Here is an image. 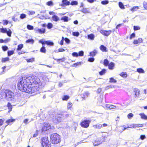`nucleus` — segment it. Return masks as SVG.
Masks as SVG:
<instances>
[{
    "mask_svg": "<svg viewBox=\"0 0 147 147\" xmlns=\"http://www.w3.org/2000/svg\"><path fill=\"white\" fill-rule=\"evenodd\" d=\"M18 87L21 91L32 93L41 88V83L40 79L36 76L22 78L18 81Z\"/></svg>",
    "mask_w": 147,
    "mask_h": 147,
    "instance_id": "1",
    "label": "nucleus"
},
{
    "mask_svg": "<svg viewBox=\"0 0 147 147\" xmlns=\"http://www.w3.org/2000/svg\"><path fill=\"white\" fill-rule=\"evenodd\" d=\"M14 94L10 91H8L5 93H2L0 95V98L1 99L6 98L8 100H11L14 98Z\"/></svg>",
    "mask_w": 147,
    "mask_h": 147,
    "instance_id": "2",
    "label": "nucleus"
},
{
    "mask_svg": "<svg viewBox=\"0 0 147 147\" xmlns=\"http://www.w3.org/2000/svg\"><path fill=\"white\" fill-rule=\"evenodd\" d=\"M51 140L53 144H57L61 141L60 136L56 133H53L51 135Z\"/></svg>",
    "mask_w": 147,
    "mask_h": 147,
    "instance_id": "3",
    "label": "nucleus"
},
{
    "mask_svg": "<svg viewBox=\"0 0 147 147\" xmlns=\"http://www.w3.org/2000/svg\"><path fill=\"white\" fill-rule=\"evenodd\" d=\"M41 144L42 147H51V144L47 137H43L42 138Z\"/></svg>",
    "mask_w": 147,
    "mask_h": 147,
    "instance_id": "4",
    "label": "nucleus"
},
{
    "mask_svg": "<svg viewBox=\"0 0 147 147\" xmlns=\"http://www.w3.org/2000/svg\"><path fill=\"white\" fill-rule=\"evenodd\" d=\"M90 122L88 120H84L81 123V126L82 127L87 128L89 126Z\"/></svg>",
    "mask_w": 147,
    "mask_h": 147,
    "instance_id": "5",
    "label": "nucleus"
},
{
    "mask_svg": "<svg viewBox=\"0 0 147 147\" xmlns=\"http://www.w3.org/2000/svg\"><path fill=\"white\" fill-rule=\"evenodd\" d=\"M34 31L36 33H38L41 34H43L45 32V29L42 28L41 29H39L38 27L34 28Z\"/></svg>",
    "mask_w": 147,
    "mask_h": 147,
    "instance_id": "6",
    "label": "nucleus"
},
{
    "mask_svg": "<svg viewBox=\"0 0 147 147\" xmlns=\"http://www.w3.org/2000/svg\"><path fill=\"white\" fill-rule=\"evenodd\" d=\"M100 32L102 35L106 36H108L112 32V31L111 30L107 31L103 30H101Z\"/></svg>",
    "mask_w": 147,
    "mask_h": 147,
    "instance_id": "7",
    "label": "nucleus"
},
{
    "mask_svg": "<svg viewBox=\"0 0 147 147\" xmlns=\"http://www.w3.org/2000/svg\"><path fill=\"white\" fill-rule=\"evenodd\" d=\"M51 128V126L49 124H45L42 127V131H45Z\"/></svg>",
    "mask_w": 147,
    "mask_h": 147,
    "instance_id": "8",
    "label": "nucleus"
},
{
    "mask_svg": "<svg viewBox=\"0 0 147 147\" xmlns=\"http://www.w3.org/2000/svg\"><path fill=\"white\" fill-rule=\"evenodd\" d=\"M93 144L94 146H97L102 143V141L100 139H97L93 142Z\"/></svg>",
    "mask_w": 147,
    "mask_h": 147,
    "instance_id": "9",
    "label": "nucleus"
},
{
    "mask_svg": "<svg viewBox=\"0 0 147 147\" xmlns=\"http://www.w3.org/2000/svg\"><path fill=\"white\" fill-rule=\"evenodd\" d=\"M142 39L141 38H140L138 40H135L133 42L134 44L137 45L141 43L142 42Z\"/></svg>",
    "mask_w": 147,
    "mask_h": 147,
    "instance_id": "10",
    "label": "nucleus"
},
{
    "mask_svg": "<svg viewBox=\"0 0 147 147\" xmlns=\"http://www.w3.org/2000/svg\"><path fill=\"white\" fill-rule=\"evenodd\" d=\"M89 94V93L87 92H85L83 94L81 95V97L82 98V100L85 99V98L88 96Z\"/></svg>",
    "mask_w": 147,
    "mask_h": 147,
    "instance_id": "11",
    "label": "nucleus"
},
{
    "mask_svg": "<svg viewBox=\"0 0 147 147\" xmlns=\"http://www.w3.org/2000/svg\"><path fill=\"white\" fill-rule=\"evenodd\" d=\"M62 4L61 5L62 6L65 5H68L70 4V2L67 0H63L62 1Z\"/></svg>",
    "mask_w": 147,
    "mask_h": 147,
    "instance_id": "12",
    "label": "nucleus"
},
{
    "mask_svg": "<svg viewBox=\"0 0 147 147\" xmlns=\"http://www.w3.org/2000/svg\"><path fill=\"white\" fill-rule=\"evenodd\" d=\"M134 91L135 94V97L136 98L137 97L139 96L140 94V90L137 88L134 89Z\"/></svg>",
    "mask_w": 147,
    "mask_h": 147,
    "instance_id": "13",
    "label": "nucleus"
},
{
    "mask_svg": "<svg viewBox=\"0 0 147 147\" xmlns=\"http://www.w3.org/2000/svg\"><path fill=\"white\" fill-rule=\"evenodd\" d=\"M52 20L55 22H57L59 20V17L57 16L54 15L52 17Z\"/></svg>",
    "mask_w": 147,
    "mask_h": 147,
    "instance_id": "14",
    "label": "nucleus"
},
{
    "mask_svg": "<svg viewBox=\"0 0 147 147\" xmlns=\"http://www.w3.org/2000/svg\"><path fill=\"white\" fill-rule=\"evenodd\" d=\"M115 64L112 62H111L110 64L108 65L109 68L110 69H113L114 67Z\"/></svg>",
    "mask_w": 147,
    "mask_h": 147,
    "instance_id": "15",
    "label": "nucleus"
},
{
    "mask_svg": "<svg viewBox=\"0 0 147 147\" xmlns=\"http://www.w3.org/2000/svg\"><path fill=\"white\" fill-rule=\"evenodd\" d=\"M97 51L96 50H94L93 51L91 52L90 53V55L91 56L94 57L95 55L97 53Z\"/></svg>",
    "mask_w": 147,
    "mask_h": 147,
    "instance_id": "16",
    "label": "nucleus"
},
{
    "mask_svg": "<svg viewBox=\"0 0 147 147\" xmlns=\"http://www.w3.org/2000/svg\"><path fill=\"white\" fill-rule=\"evenodd\" d=\"M93 127L95 128L100 129L102 127V125L100 124H97L94 125Z\"/></svg>",
    "mask_w": 147,
    "mask_h": 147,
    "instance_id": "17",
    "label": "nucleus"
},
{
    "mask_svg": "<svg viewBox=\"0 0 147 147\" xmlns=\"http://www.w3.org/2000/svg\"><path fill=\"white\" fill-rule=\"evenodd\" d=\"M139 115L141 116L142 119L145 120H147V116L144 113H140Z\"/></svg>",
    "mask_w": 147,
    "mask_h": 147,
    "instance_id": "18",
    "label": "nucleus"
},
{
    "mask_svg": "<svg viewBox=\"0 0 147 147\" xmlns=\"http://www.w3.org/2000/svg\"><path fill=\"white\" fill-rule=\"evenodd\" d=\"M100 49L102 51H107L106 50V47L103 45H101L100 46Z\"/></svg>",
    "mask_w": 147,
    "mask_h": 147,
    "instance_id": "19",
    "label": "nucleus"
},
{
    "mask_svg": "<svg viewBox=\"0 0 147 147\" xmlns=\"http://www.w3.org/2000/svg\"><path fill=\"white\" fill-rule=\"evenodd\" d=\"M68 18L67 16H64L62 17L61 19V20H63L64 22H67L68 21Z\"/></svg>",
    "mask_w": 147,
    "mask_h": 147,
    "instance_id": "20",
    "label": "nucleus"
},
{
    "mask_svg": "<svg viewBox=\"0 0 147 147\" xmlns=\"http://www.w3.org/2000/svg\"><path fill=\"white\" fill-rule=\"evenodd\" d=\"M53 59H54L55 60H56L57 62H64V61L65 58V57H63L62 58L60 59H55L53 58Z\"/></svg>",
    "mask_w": 147,
    "mask_h": 147,
    "instance_id": "21",
    "label": "nucleus"
},
{
    "mask_svg": "<svg viewBox=\"0 0 147 147\" xmlns=\"http://www.w3.org/2000/svg\"><path fill=\"white\" fill-rule=\"evenodd\" d=\"M88 38L91 40H93L94 38V35L92 34L88 35Z\"/></svg>",
    "mask_w": 147,
    "mask_h": 147,
    "instance_id": "22",
    "label": "nucleus"
},
{
    "mask_svg": "<svg viewBox=\"0 0 147 147\" xmlns=\"http://www.w3.org/2000/svg\"><path fill=\"white\" fill-rule=\"evenodd\" d=\"M137 71L140 73H144V71L142 68H138L137 69Z\"/></svg>",
    "mask_w": 147,
    "mask_h": 147,
    "instance_id": "23",
    "label": "nucleus"
},
{
    "mask_svg": "<svg viewBox=\"0 0 147 147\" xmlns=\"http://www.w3.org/2000/svg\"><path fill=\"white\" fill-rule=\"evenodd\" d=\"M81 11L85 13H89V11L86 8H84Z\"/></svg>",
    "mask_w": 147,
    "mask_h": 147,
    "instance_id": "24",
    "label": "nucleus"
},
{
    "mask_svg": "<svg viewBox=\"0 0 147 147\" xmlns=\"http://www.w3.org/2000/svg\"><path fill=\"white\" fill-rule=\"evenodd\" d=\"M45 42L46 44L50 46H53L54 45V43L53 42L49 41H45Z\"/></svg>",
    "mask_w": 147,
    "mask_h": 147,
    "instance_id": "25",
    "label": "nucleus"
},
{
    "mask_svg": "<svg viewBox=\"0 0 147 147\" xmlns=\"http://www.w3.org/2000/svg\"><path fill=\"white\" fill-rule=\"evenodd\" d=\"M119 7L122 9H124L125 8L123 3L121 2H119Z\"/></svg>",
    "mask_w": 147,
    "mask_h": 147,
    "instance_id": "26",
    "label": "nucleus"
},
{
    "mask_svg": "<svg viewBox=\"0 0 147 147\" xmlns=\"http://www.w3.org/2000/svg\"><path fill=\"white\" fill-rule=\"evenodd\" d=\"M69 96L67 95H65L62 97V99L63 100H67L69 99Z\"/></svg>",
    "mask_w": 147,
    "mask_h": 147,
    "instance_id": "27",
    "label": "nucleus"
},
{
    "mask_svg": "<svg viewBox=\"0 0 147 147\" xmlns=\"http://www.w3.org/2000/svg\"><path fill=\"white\" fill-rule=\"evenodd\" d=\"M138 9L139 7L138 6H134L130 10L131 11H136Z\"/></svg>",
    "mask_w": 147,
    "mask_h": 147,
    "instance_id": "28",
    "label": "nucleus"
},
{
    "mask_svg": "<svg viewBox=\"0 0 147 147\" xmlns=\"http://www.w3.org/2000/svg\"><path fill=\"white\" fill-rule=\"evenodd\" d=\"M46 4L49 6H53V2L52 1L47 2Z\"/></svg>",
    "mask_w": 147,
    "mask_h": 147,
    "instance_id": "29",
    "label": "nucleus"
},
{
    "mask_svg": "<svg viewBox=\"0 0 147 147\" xmlns=\"http://www.w3.org/2000/svg\"><path fill=\"white\" fill-rule=\"evenodd\" d=\"M105 134L102 135V137L103 138H107V137L110 136L112 135L111 134H109V133H105Z\"/></svg>",
    "mask_w": 147,
    "mask_h": 147,
    "instance_id": "30",
    "label": "nucleus"
},
{
    "mask_svg": "<svg viewBox=\"0 0 147 147\" xmlns=\"http://www.w3.org/2000/svg\"><path fill=\"white\" fill-rule=\"evenodd\" d=\"M104 65L105 66H107L109 64V61L107 59H105L103 62Z\"/></svg>",
    "mask_w": 147,
    "mask_h": 147,
    "instance_id": "31",
    "label": "nucleus"
},
{
    "mask_svg": "<svg viewBox=\"0 0 147 147\" xmlns=\"http://www.w3.org/2000/svg\"><path fill=\"white\" fill-rule=\"evenodd\" d=\"M109 82L111 83H116L117 82V80L114 79L113 78H111L109 79Z\"/></svg>",
    "mask_w": 147,
    "mask_h": 147,
    "instance_id": "32",
    "label": "nucleus"
},
{
    "mask_svg": "<svg viewBox=\"0 0 147 147\" xmlns=\"http://www.w3.org/2000/svg\"><path fill=\"white\" fill-rule=\"evenodd\" d=\"M26 43H31V44H33L34 42V40L33 39H29L27 40L26 41Z\"/></svg>",
    "mask_w": 147,
    "mask_h": 147,
    "instance_id": "33",
    "label": "nucleus"
},
{
    "mask_svg": "<svg viewBox=\"0 0 147 147\" xmlns=\"http://www.w3.org/2000/svg\"><path fill=\"white\" fill-rule=\"evenodd\" d=\"M0 31L2 33H6L7 32V29L6 28H2L0 29Z\"/></svg>",
    "mask_w": 147,
    "mask_h": 147,
    "instance_id": "34",
    "label": "nucleus"
},
{
    "mask_svg": "<svg viewBox=\"0 0 147 147\" xmlns=\"http://www.w3.org/2000/svg\"><path fill=\"white\" fill-rule=\"evenodd\" d=\"M40 51L41 52L45 53L46 50L45 47H42L40 49Z\"/></svg>",
    "mask_w": 147,
    "mask_h": 147,
    "instance_id": "35",
    "label": "nucleus"
},
{
    "mask_svg": "<svg viewBox=\"0 0 147 147\" xmlns=\"http://www.w3.org/2000/svg\"><path fill=\"white\" fill-rule=\"evenodd\" d=\"M120 76H121L123 78H126L127 76V74L125 72H122L120 74Z\"/></svg>",
    "mask_w": 147,
    "mask_h": 147,
    "instance_id": "36",
    "label": "nucleus"
},
{
    "mask_svg": "<svg viewBox=\"0 0 147 147\" xmlns=\"http://www.w3.org/2000/svg\"><path fill=\"white\" fill-rule=\"evenodd\" d=\"M23 45L22 44L18 45V46L17 50L18 51H20L23 48Z\"/></svg>",
    "mask_w": 147,
    "mask_h": 147,
    "instance_id": "37",
    "label": "nucleus"
},
{
    "mask_svg": "<svg viewBox=\"0 0 147 147\" xmlns=\"http://www.w3.org/2000/svg\"><path fill=\"white\" fill-rule=\"evenodd\" d=\"M26 15L25 14L22 13L20 15V18L21 19H24L26 17Z\"/></svg>",
    "mask_w": 147,
    "mask_h": 147,
    "instance_id": "38",
    "label": "nucleus"
},
{
    "mask_svg": "<svg viewBox=\"0 0 147 147\" xmlns=\"http://www.w3.org/2000/svg\"><path fill=\"white\" fill-rule=\"evenodd\" d=\"M106 70L105 69H103L102 71L99 72V74L102 75L104 74L106 72Z\"/></svg>",
    "mask_w": 147,
    "mask_h": 147,
    "instance_id": "39",
    "label": "nucleus"
},
{
    "mask_svg": "<svg viewBox=\"0 0 147 147\" xmlns=\"http://www.w3.org/2000/svg\"><path fill=\"white\" fill-rule=\"evenodd\" d=\"M80 34L78 32H72V35L78 37Z\"/></svg>",
    "mask_w": 147,
    "mask_h": 147,
    "instance_id": "40",
    "label": "nucleus"
},
{
    "mask_svg": "<svg viewBox=\"0 0 147 147\" xmlns=\"http://www.w3.org/2000/svg\"><path fill=\"white\" fill-rule=\"evenodd\" d=\"M70 4L72 5H77L78 4V3L76 1H72L71 2Z\"/></svg>",
    "mask_w": 147,
    "mask_h": 147,
    "instance_id": "41",
    "label": "nucleus"
},
{
    "mask_svg": "<svg viewBox=\"0 0 147 147\" xmlns=\"http://www.w3.org/2000/svg\"><path fill=\"white\" fill-rule=\"evenodd\" d=\"M101 3L102 5H106L109 3V1L108 0H105L101 1Z\"/></svg>",
    "mask_w": 147,
    "mask_h": 147,
    "instance_id": "42",
    "label": "nucleus"
},
{
    "mask_svg": "<svg viewBox=\"0 0 147 147\" xmlns=\"http://www.w3.org/2000/svg\"><path fill=\"white\" fill-rule=\"evenodd\" d=\"M7 105L8 108L9 109V111H11L12 109V108L11 104L10 103L8 102L7 104Z\"/></svg>",
    "mask_w": 147,
    "mask_h": 147,
    "instance_id": "43",
    "label": "nucleus"
},
{
    "mask_svg": "<svg viewBox=\"0 0 147 147\" xmlns=\"http://www.w3.org/2000/svg\"><path fill=\"white\" fill-rule=\"evenodd\" d=\"M34 61V59L33 58H32L30 59H27V61L28 62H32Z\"/></svg>",
    "mask_w": 147,
    "mask_h": 147,
    "instance_id": "44",
    "label": "nucleus"
},
{
    "mask_svg": "<svg viewBox=\"0 0 147 147\" xmlns=\"http://www.w3.org/2000/svg\"><path fill=\"white\" fill-rule=\"evenodd\" d=\"M14 121V120L12 119H8V120L6 121V123H7L8 124L7 125H8V124H9V123H10L13 122Z\"/></svg>",
    "mask_w": 147,
    "mask_h": 147,
    "instance_id": "45",
    "label": "nucleus"
},
{
    "mask_svg": "<svg viewBox=\"0 0 147 147\" xmlns=\"http://www.w3.org/2000/svg\"><path fill=\"white\" fill-rule=\"evenodd\" d=\"M47 27L48 28L51 29L53 27V24L51 23H48L47 24Z\"/></svg>",
    "mask_w": 147,
    "mask_h": 147,
    "instance_id": "46",
    "label": "nucleus"
},
{
    "mask_svg": "<svg viewBox=\"0 0 147 147\" xmlns=\"http://www.w3.org/2000/svg\"><path fill=\"white\" fill-rule=\"evenodd\" d=\"M27 27L28 30H32L33 29H34L33 27L30 25H28Z\"/></svg>",
    "mask_w": 147,
    "mask_h": 147,
    "instance_id": "47",
    "label": "nucleus"
},
{
    "mask_svg": "<svg viewBox=\"0 0 147 147\" xmlns=\"http://www.w3.org/2000/svg\"><path fill=\"white\" fill-rule=\"evenodd\" d=\"M11 33L12 32L10 29H9L8 31L7 30V32H6L7 35L9 36H11Z\"/></svg>",
    "mask_w": 147,
    "mask_h": 147,
    "instance_id": "48",
    "label": "nucleus"
},
{
    "mask_svg": "<svg viewBox=\"0 0 147 147\" xmlns=\"http://www.w3.org/2000/svg\"><path fill=\"white\" fill-rule=\"evenodd\" d=\"M13 53L14 51H8L7 52L8 55L9 56L13 54Z\"/></svg>",
    "mask_w": 147,
    "mask_h": 147,
    "instance_id": "49",
    "label": "nucleus"
},
{
    "mask_svg": "<svg viewBox=\"0 0 147 147\" xmlns=\"http://www.w3.org/2000/svg\"><path fill=\"white\" fill-rule=\"evenodd\" d=\"M134 116L133 114L132 113L129 114L127 115V117L129 119H131Z\"/></svg>",
    "mask_w": 147,
    "mask_h": 147,
    "instance_id": "50",
    "label": "nucleus"
},
{
    "mask_svg": "<svg viewBox=\"0 0 147 147\" xmlns=\"http://www.w3.org/2000/svg\"><path fill=\"white\" fill-rule=\"evenodd\" d=\"M138 127V125L137 124H132L130 125V127H128V128H135Z\"/></svg>",
    "mask_w": 147,
    "mask_h": 147,
    "instance_id": "51",
    "label": "nucleus"
},
{
    "mask_svg": "<svg viewBox=\"0 0 147 147\" xmlns=\"http://www.w3.org/2000/svg\"><path fill=\"white\" fill-rule=\"evenodd\" d=\"M9 58L8 57H6L4 58H3L2 59V61L3 62H5L6 61H9Z\"/></svg>",
    "mask_w": 147,
    "mask_h": 147,
    "instance_id": "52",
    "label": "nucleus"
},
{
    "mask_svg": "<svg viewBox=\"0 0 147 147\" xmlns=\"http://www.w3.org/2000/svg\"><path fill=\"white\" fill-rule=\"evenodd\" d=\"M72 55L73 57H77L78 56V53L75 52H73L72 53Z\"/></svg>",
    "mask_w": 147,
    "mask_h": 147,
    "instance_id": "53",
    "label": "nucleus"
},
{
    "mask_svg": "<svg viewBox=\"0 0 147 147\" xmlns=\"http://www.w3.org/2000/svg\"><path fill=\"white\" fill-rule=\"evenodd\" d=\"M84 52L83 51H81L79 52L78 53V55L80 56H82L84 55Z\"/></svg>",
    "mask_w": 147,
    "mask_h": 147,
    "instance_id": "54",
    "label": "nucleus"
},
{
    "mask_svg": "<svg viewBox=\"0 0 147 147\" xmlns=\"http://www.w3.org/2000/svg\"><path fill=\"white\" fill-rule=\"evenodd\" d=\"M2 48L3 50L4 51L7 50L8 49V47L6 46H3Z\"/></svg>",
    "mask_w": 147,
    "mask_h": 147,
    "instance_id": "55",
    "label": "nucleus"
},
{
    "mask_svg": "<svg viewBox=\"0 0 147 147\" xmlns=\"http://www.w3.org/2000/svg\"><path fill=\"white\" fill-rule=\"evenodd\" d=\"M45 18V19H50V17L48 16H46V17H45L44 16H41L40 18L41 19H43V18Z\"/></svg>",
    "mask_w": 147,
    "mask_h": 147,
    "instance_id": "56",
    "label": "nucleus"
},
{
    "mask_svg": "<svg viewBox=\"0 0 147 147\" xmlns=\"http://www.w3.org/2000/svg\"><path fill=\"white\" fill-rule=\"evenodd\" d=\"M3 23L4 25H7L8 24V21L5 20H3Z\"/></svg>",
    "mask_w": 147,
    "mask_h": 147,
    "instance_id": "57",
    "label": "nucleus"
},
{
    "mask_svg": "<svg viewBox=\"0 0 147 147\" xmlns=\"http://www.w3.org/2000/svg\"><path fill=\"white\" fill-rule=\"evenodd\" d=\"M140 27L137 26H134V30H140Z\"/></svg>",
    "mask_w": 147,
    "mask_h": 147,
    "instance_id": "58",
    "label": "nucleus"
},
{
    "mask_svg": "<svg viewBox=\"0 0 147 147\" xmlns=\"http://www.w3.org/2000/svg\"><path fill=\"white\" fill-rule=\"evenodd\" d=\"M144 8L147 9V3L145 2H144L143 3Z\"/></svg>",
    "mask_w": 147,
    "mask_h": 147,
    "instance_id": "59",
    "label": "nucleus"
},
{
    "mask_svg": "<svg viewBox=\"0 0 147 147\" xmlns=\"http://www.w3.org/2000/svg\"><path fill=\"white\" fill-rule=\"evenodd\" d=\"M81 63L80 62H77L76 63H75L73 65H74V66H75V67H76L77 65H81Z\"/></svg>",
    "mask_w": 147,
    "mask_h": 147,
    "instance_id": "60",
    "label": "nucleus"
},
{
    "mask_svg": "<svg viewBox=\"0 0 147 147\" xmlns=\"http://www.w3.org/2000/svg\"><path fill=\"white\" fill-rule=\"evenodd\" d=\"M94 60V58H90L88 59V61L90 62H93Z\"/></svg>",
    "mask_w": 147,
    "mask_h": 147,
    "instance_id": "61",
    "label": "nucleus"
},
{
    "mask_svg": "<svg viewBox=\"0 0 147 147\" xmlns=\"http://www.w3.org/2000/svg\"><path fill=\"white\" fill-rule=\"evenodd\" d=\"M72 106V103L70 102H68L67 104V108L68 109H70L71 107Z\"/></svg>",
    "mask_w": 147,
    "mask_h": 147,
    "instance_id": "62",
    "label": "nucleus"
},
{
    "mask_svg": "<svg viewBox=\"0 0 147 147\" xmlns=\"http://www.w3.org/2000/svg\"><path fill=\"white\" fill-rule=\"evenodd\" d=\"M116 108V106H115L111 105L110 108V109H115Z\"/></svg>",
    "mask_w": 147,
    "mask_h": 147,
    "instance_id": "63",
    "label": "nucleus"
},
{
    "mask_svg": "<svg viewBox=\"0 0 147 147\" xmlns=\"http://www.w3.org/2000/svg\"><path fill=\"white\" fill-rule=\"evenodd\" d=\"M140 139L142 140H143L146 138V136L145 135H141L140 136Z\"/></svg>",
    "mask_w": 147,
    "mask_h": 147,
    "instance_id": "64",
    "label": "nucleus"
}]
</instances>
